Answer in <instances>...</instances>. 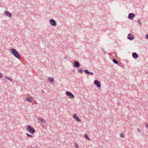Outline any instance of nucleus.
<instances>
[{"instance_id":"f257e3e1","label":"nucleus","mask_w":148,"mask_h":148,"mask_svg":"<svg viewBox=\"0 0 148 148\" xmlns=\"http://www.w3.org/2000/svg\"><path fill=\"white\" fill-rule=\"evenodd\" d=\"M11 53L17 58L19 59H21V56L20 54L14 48L11 49Z\"/></svg>"},{"instance_id":"f03ea898","label":"nucleus","mask_w":148,"mask_h":148,"mask_svg":"<svg viewBox=\"0 0 148 148\" xmlns=\"http://www.w3.org/2000/svg\"><path fill=\"white\" fill-rule=\"evenodd\" d=\"M27 130L31 134L34 133L35 129L30 125H28L26 128Z\"/></svg>"},{"instance_id":"7ed1b4c3","label":"nucleus","mask_w":148,"mask_h":148,"mask_svg":"<svg viewBox=\"0 0 148 148\" xmlns=\"http://www.w3.org/2000/svg\"><path fill=\"white\" fill-rule=\"evenodd\" d=\"M66 95L71 99H73L74 98V96L72 93L69 91H67L66 92Z\"/></svg>"},{"instance_id":"20e7f679","label":"nucleus","mask_w":148,"mask_h":148,"mask_svg":"<svg viewBox=\"0 0 148 148\" xmlns=\"http://www.w3.org/2000/svg\"><path fill=\"white\" fill-rule=\"evenodd\" d=\"M49 22L51 25L53 26H55L56 25V22L53 19H51L49 21Z\"/></svg>"},{"instance_id":"39448f33","label":"nucleus","mask_w":148,"mask_h":148,"mask_svg":"<svg viewBox=\"0 0 148 148\" xmlns=\"http://www.w3.org/2000/svg\"><path fill=\"white\" fill-rule=\"evenodd\" d=\"M94 83L95 85L99 88H100L101 86V84L100 82L97 80H95L94 81Z\"/></svg>"},{"instance_id":"423d86ee","label":"nucleus","mask_w":148,"mask_h":148,"mask_svg":"<svg viewBox=\"0 0 148 148\" xmlns=\"http://www.w3.org/2000/svg\"><path fill=\"white\" fill-rule=\"evenodd\" d=\"M135 17V14L133 13H130L129 14L128 17L130 19H133Z\"/></svg>"},{"instance_id":"0eeeda50","label":"nucleus","mask_w":148,"mask_h":148,"mask_svg":"<svg viewBox=\"0 0 148 148\" xmlns=\"http://www.w3.org/2000/svg\"><path fill=\"white\" fill-rule=\"evenodd\" d=\"M73 118L77 122H80L81 120L77 116L76 114H75L73 115Z\"/></svg>"},{"instance_id":"6e6552de","label":"nucleus","mask_w":148,"mask_h":148,"mask_svg":"<svg viewBox=\"0 0 148 148\" xmlns=\"http://www.w3.org/2000/svg\"><path fill=\"white\" fill-rule=\"evenodd\" d=\"M128 38L130 40H132L134 38V37L131 34H129L128 35Z\"/></svg>"},{"instance_id":"1a4fd4ad","label":"nucleus","mask_w":148,"mask_h":148,"mask_svg":"<svg viewBox=\"0 0 148 148\" xmlns=\"http://www.w3.org/2000/svg\"><path fill=\"white\" fill-rule=\"evenodd\" d=\"M4 14L7 16H8L9 17H11L12 16L11 14L8 11H5L4 12Z\"/></svg>"},{"instance_id":"9d476101","label":"nucleus","mask_w":148,"mask_h":148,"mask_svg":"<svg viewBox=\"0 0 148 148\" xmlns=\"http://www.w3.org/2000/svg\"><path fill=\"white\" fill-rule=\"evenodd\" d=\"M132 56L135 59L137 58L138 57V54L135 52H134L132 53Z\"/></svg>"},{"instance_id":"9b49d317","label":"nucleus","mask_w":148,"mask_h":148,"mask_svg":"<svg viewBox=\"0 0 148 148\" xmlns=\"http://www.w3.org/2000/svg\"><path fill=\"white\" fill-rule=\"evenodd\" d=\"M74 66L76 67H78L80 66L79 63L77 61H75L74 63Z\"/></svg>"},{"instance_id":"f8f14e48","label":"nucleus","mask_w":148,"mask_h":148,"mask_svg":"<svg viewBox=\"0 0 148 148\" xmlns=\"http://www.w3.org/2000/svg\"><path fill=\"white\" fill-rule=\"evenodd\" d=\"M38 119L39 121L42 122V123H46V120L44 119H43L41 117H38Z\"/></svg>"},{"instance_id":"ddd939ff","label":"nucleus","mask_w":148,"mask_h":148,"mask_svg":"<svg viewBox=\"0 0 148 148\" xmlns=\"http://www.w3.org/2000/svg\"><path fill=\"white\" fill-rule=\"evenodd\" d=\"M48 80L51 82V84H53L54 82L53 79L51 77H49L48 78Z\"/></svg>"},{"instance_id":"4468645a","label":"nucleus","mask_w":148,"mask_h":148,"mask_svg":"<svg viewBox=\"0 0 148 148\" xmlns=\"http://www.w3.org/2000/svg\"><path fill=\"white\" fill-rule=\"evenodd\" d=\"M84 137L85 138H86L89 141L90 140V139L88 137V135L87 134H84Z\"/></svg>"},{"instance_id":"2eb2a0df","label":"nucleus","mask_w":148,"mask_h":148,"mask_svg":"<svg viewBox=\"0 0 148 148\" xmlns=\"http://www.w3.org/2000/svg\"><path fill=\"white\" fill-rule=\"evenodd\" d=\"M26 100L29 102H31L32 100V99L31 97H27L26 98Z\"/></svg>"},{"instance_id":"dca6fc26","label":"nucleus","mask_w":148,"mask_h":148,"mask_svg":"<svg viewBox=\"0 0 148 148\" xmlns=\"http://www.w3.org/2000/svg\"><path fill=\"white\" fill-rule=\"evenodd\" d=\"M113 62L115 64H118V61L115 59H113Z\"/></svg>"},{"instance_id":"f3484780","label":"nucleus","mask_w":148,"mask_h":148,"mask_svg":"<svg viewBox=\"0 0 148 148\" xmlns=\"http://www.w3.org/2000/svg\"><path fill=\"white\" fill-rule=\"evenodd\" d=\"M120 136L121 137L124 138V135L123 133H121V134Z\"/></svg>"},{"instance_id":"a211bd4d","label":"nucleus","mask_w":148,"mask_h":148,"mask_svg":"<svg viewBox=\"0 0 148 148\" xmlns=\"http://www.w3.org/2000/svg\"><path fill=\"white\" fill-rule=\"evenodd\" d=\"M138 23L139 25H140L141 24V22L140 20V19L138 20Z\"/></svg>"},{"instance_id":"6ab92c4d","label":"nucleus","mask_w":148,"mask_h":148,"mask_svg":"<svg viewBox=\"0 0 148 148\" xmlns=\"http://www.w3.org/2000/svg\"><path fill=\"white\" fill-rule=\"evenodd\" d=\"M84 72L88 74L89 72L87 69H86L84 70Z\"/></svg>"},{"instance_id":"aec40b11","label":"nucleus","mask_w":148,"mask_h":148,"mask_svg":"<svg viewBox=\"0 0 148 148\" xmlns=\"http://www.w3.org/2000/svg\"><path fill=\"white\" fill-rule=\"evenodd\" d=\"M26 135L29 137H33L32 136L27 133H26Z\"/></svg>"},{"instance_id":"412c9836","label":"nucleus","mask_w":148,"mask_h":148,"mask_svg":"<svg viewBox=\"0 0 148 148\" xmlns=\"http://www.w3.org/2000/svg\"><path fill=\"white\" fill-rule=\"evenodd\" d=\"M5 77L6 78L10 80L11 82H12V80L10 78H9L8 77Z\"/></svg>"},{"instance_id":"4be33fe9","label":"nucleus","mask_w":148,"mask_h":148,"mask_svg":"<svg viewBox=\"0 0 148 148\" xmlns=\"http://www.w3.org/2000/svg\"><path fill=\"white\" fill-rule=\"evenodd\" d=\"M78 72L79 73H82L83 72V71L81 70V69H80L79 70H78Z\"/></svg>"},{"instance_id":"5701e85b","label":"nucleus","mask_w":148,"mask_h":148,"mask_svg":"<svg viewBox=\"0 0 148 148\" xmlns=\"http://www.w3.org/2000/svg\"><path fill=\"white\" fill-rule=\"evenodd\" d=\"M74 145H75V147H77V148H78V147L77 145V143H75Z\"/></svg>"},{"instance_id":"b1692460","label":"nucleus","mask_w":148,"mask_h":148,"mask_svg":"<svg viewBox=\"0 0 148 148\" xmlns=\"http://www.w3.org/2000/svg\"><path fill=\"white\" fill-rule=\"evenodd\" d=\"M3 76V74L1 73H0V78L2 77Z\"/></svg>"},{"instance_id":"393cba45","label":"nucleus","mask_w":148,"mask_h":148,"mask_svg":"<svg viewBox=\"0 0 148 148\" xmlns=\"http://www.w3.org/2000/svg\"><path fill=\"white\" fill-rule=\"evenodd\" d=\"M88 74H90V75H93V73H92V72H89Z\"/></svg>"},{"instance_id":"a878e982","label":"nucleus","mask_w":148,"mask_h":148,"mask_svg":"<svg viewBox=\"0 0 148 148\" xmlns=\"http://www.w3.org/2000/svg\"><path fill=\"white\" fill-rule=\"evenodd\" d=\"M146 38L148 40V34L146 35Z\"/></svg>"},{"instance_id":"bb28decb","label":"nucleus","mask_w":148,"mask_h":148,"mask_svg":"<svg viewBox=\"0 0 148 148\" xmlns=\"http://www.w3.org/2000/svg\"><path fill=\"white\" fill-rule=\"evenodd\" d=\"M146 124V125H145V126L147 128V129H148V124Z\"/></svg>"},{"instance_id":"cd10ccee","label":"nucleus","mask_w":148,"mask_h":148,"mask_svg":"<svg viewBox=\"0 0 148 148\" xmlns=\"http://www.w3.org/2000/svg\"><path fill=\"white\" fill-rule=\"evenodd\" d=\"M138 132L139 133H140V129H138Z\"/></svg>"},{"instance_id":"c85d7f7f","label":"nucleus","mask_w":148,"mask_h":148,"mask_svg":"<svg viewBox=\"0 0 148 148\" xmlns=\"http://www.w3.org/2000/svg\"><path fill=\"white\" fill-rule=\"evenodd\" d=\"M66 58H66V56H65V57H64V58L65 59H66Z\"/></svg>"},{"instance_id":"c756f323","label":"nucleus","mask_w":148,"mask_h":148,"mask_svg":"<svg viewBox=\"0 0 148 148\" xmlns=\"http://www.w3.org/2000/svg\"><path fill=\"white\" fill-rule=\"evenodd\" d=\"M42 92H43V93H44V91L43 90H42Z\"/></svg>"}]
</instances>
